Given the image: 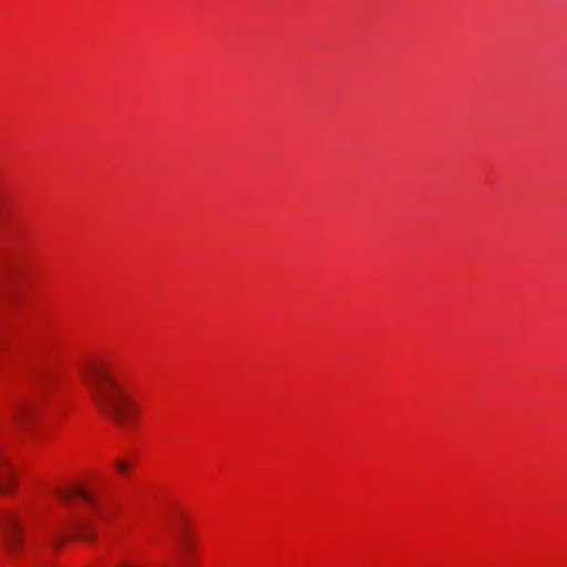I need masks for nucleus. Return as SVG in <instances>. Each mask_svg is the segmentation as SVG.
I'll list each match as a JSON object with an SVG mask.
<instances>
[{"label":"nucleus","mask_w":567,"mask_h":567,"mask_svg":"<svg viewBox=\"0 0 567 567\" xmlns=\"http://www.w3.org/2000/svg\"><path fill=\"white\" fill-rule=\"evenodd\" d=\"M79 374L96 408L121 429L130 426L137 406L117 379L116 367L104 358H90L79 367Z\"/></svg>","instance_id":"1"},{"label":"nucleus","mask_w":567,"mask_h":567,"mask_svg":"<svg viewBox=\"0 0 567 567\" xmlns=\"http://www.w3.org/2000/svg\"><path fill=\"white\" fill-rule=\"evenodd\" d=\"M0 538L4 551L14 556L22 546V536L17 517L8 512L0 514Z\"/></svg>","instance_id":"2"},{"label":"nucleus","mask_w":567,"mask_h":567,"mask_svg":"<svg viewBox=\"0 0 567 567\" xmlns=\"http://www.w3.org/2000/svg\"><path fill=\"white\" fill-rule=\"evenodd\" d=\"M59 497L65 504H72L73 502H81L83 504H86L87 506H92V507L95 506L94 496L86 489L79 487V486L60 489Z\"/></svg>","instance_id":"3"},{"label":"nucleus","mask_w":567,"mask_h":567,"mask_svg":"<svg viewBox=\"0 0 567 567\" xmlns=\"http://www.w3.org/2000/svg\"><path fill=\"white\" fill-rule=\"evenodd\" d=\"M35 417L37 412L34 408L22 405L13 412L12 422L18 431L27 432Z\"/></svg>","instance_id":"4"},{"label":"nucleus","mask_w":567,"mask_h":567,"mask_svg":"<svg viewBox=\"0 0 567 567\" xmlns=\"http://www.w3.org/2000/svg\"><path fill=\"white\" fill-rule=\"evenodd\" d=\"M177 549L184 564H189L195 553V542L186 530L178 532L176 536Z\"/></svg>","instance_id":"5"},{"label":"nucleus","mask_w":567,"mask_h":567,"mask_svg":"<svg viewBox=\"0 0 567 567\" xmlns=\"http://www.w3.org/2000/svg\"><path fill=\"white\" fill-rule=\"evenodd\" d=\"M13 471L6 455L0 452V494L11 492L13 485Z\"/></svg>","instance_id":"6"},{"label":"nucleus","mask_w":567,"mask_h":567,"mask_svg":"<svg viewBox=\"0 0 567 567\" xmlns=\"http://www.w3.org/2000/svg\"><path fill=\"white\" fill-rule=\"evenodd\" d=\"M70 533H75L81 539L89 540L93 536V529L91 523L83 518L76 524L68 527Z\"/></svg>","instance_id":"7"},{"label":"nucleus","mask_w":567,"mask_h":567,"mask_svg":"<svg viewBox=\"0 0 567 567\" xmlns=\"http://www.w3.org/2000/svg\"><path fill=\"white\" fill-rule=\"evenodd\" d=\"M130 467H131V464L124 460H118L116 462V468L123 475H126L128 473Z\"/></svg>","instance_id":"8"}]
</instances>
